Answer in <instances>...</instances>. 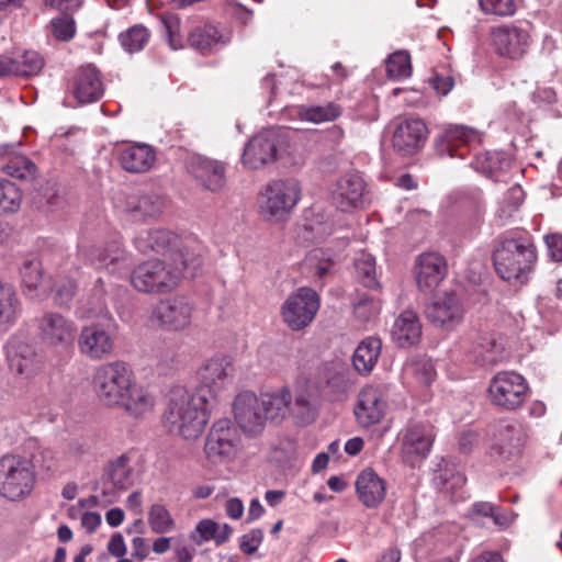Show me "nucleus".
<instances>
[{
    "mask_svg": "<svg viewBox=\"0 0 562 562\" xmlns=\"http://www.w3.org/2000/svg\"><path fill=\"white\" fill-rule=\"evenodd\" d=\"M1 170L12 178L33 180L37 172L36 165L25 156H14L2 165Z\"/></svg>",
    "mask_w": 562,
    "mask_h": 562,
    "instance_id": "obj_44",
    "label": "nucleus"
},
{
    "mask_svg": "<svg viewBox=\"0 0 562 562\" xmlns=\"http://www.w3.org/2000/svg\"><path fill=\"white\" fill-rule=\"evenodd\" d=\"M530 393L527 380L516 371L497 372L490 381L487 397L490 402L504 411L520 408Z\"/></svg>",
    "mask_w": 562,
    "mask_h": 562,
    "instance_id": "obj_10",
    "label": "nucleus"
},
{
    "mask_svg": "<svg viewBox=\"0 0 562 562\" xmlns=\"http://www.w3.org/2000/svg\"><path fill=\"white\" fill-rule=\"evenodd\" d=\"M214 407L212 397L207 400L196 391L176 389L170 392L162 423L169 432L184 440H195L203 434Z\"/></svg>",
    "mask_w": 562,
    "mask_h": 562,
    "instance_id": "obj_1",
    "label": "nucleus"
},
{
    "mask_svg": "<svg viewBox=\"0 0 562 562\" xmlns=\"http://www.w3.org/2000/svg\"><path fill=\"white\" fill-rule=\"evenodd\" d=\"M294 407L296 415L302 423L310 424L315 419L316 411L305 395H299L295 397Z\"/></svg>",
    "mask_w": 562,
    "mask_h": 562,
    "instance_id": "obj_59",
    "label": "nucleus"
},
{
    "mask_svg": "<svg viewBox=\"0 0 562 562\" xmlns=\"http://www.w3.org/2000/svg\"><path fill=\"white\" fill-rule=\"evenodd\" d=\"M479 5L485 14L501 18L512 16L517 11L515 0H479Z\"/></svg>",
    "mask_w": 562,
    "mask_h": 562,
    "instance_id": "obj_53",
    "label": "nucleus"
},
{
    "mask_svg": "<svg viewBox=\"0 0 562 562\" xmlns=\"http://www.w3.org/2000/svg\"><path fill=\"white\" fill-rule=\"evenodd\" d=\"M36 337L40 342L56 350L74 347L78 327L68 316L54 311H45L35 321Z\"/></svg>",
    "mask_w": 562,
    "mask_h": 562,
    "instance_id": "obj_11",
    "label": "nucleus"
},
{
    "mask_svg": "<svg viewBox=\"0 0 562 562\" xmlns=\"http://www.w3.org/2000/svg\"><path fill=\"white\" fill-rule=\"evenodd\" d=\"M240 437L228 418L215 420L205 438L204 453L213 464H221L231 461L237 453Z\"/></svg>",
    "mask_w": 562,
    "mask_h": 562,
    "instance_id": "obj_13",
    "label": "nucleus"
},
{
    "mask_svg": "<svg viewBox=\"0 0 562 562\" xmlns=\"http://www.w3.org/2000/svg\"><path fill=\"white\" fill-rule=\"evenodd\" d=\"M393 341L400 348L417 345L422 338V324L418 315L411 310L404 311L395 319L391 331Z\"/></svg>",
    "mask_w": 562,
    "mask_h": 562,
    "instance_id": "obj_33",
    "label": "nucleus"
},
{
    "mask_svg": "<svg viewBox=\"0 0 562 562\" xmlns=\"http://www.w3.org/2000/svg\"><path fill=\"white\" fill-rule=\"evenodd\" d=\"M414 274L418 290L431 292L448 274L447 259L436 251L423 252L416 258Z\"/></svg>",
    "mask_w": 562,
    "mask_h": 562,
    "instance_id": "obj_22",
    "label": "nucleus"
},
{
    "mask_svg": "<svg viewBox=\"0 0 562 562\" xmlns=\"http://www.w3.org/2000/svg\"><path fill=\"white\" fill-rule=\"evenodd\" d=\"M490 41L494 53L510 60L521 59L529 47V33L514 24H502L491 27Z\"/></svg>",
    "mask_w": 562,
    "mask_h": 562,
    "instance_id": "obj_14",
    "label": "nucleus"
},
{
    "mask_svg": "<svg viewBox=\"0 0 562 562\" xmlns=\"http://www.w3.org/2000/svg\"><path fill=\"white\" fill-rule=\"evenodd\" d=\"M382 342L378 338L368 337L356 348L352 355V367L361 375L369 374L381 352Z\"/></svg>",
    "mask_w": 562,
    "mask_h": 562,
    "instance_id": "obj_34",
    "label": "nucleus"
},
{
    "mask_svg": "<svg viewBox=\"0 0 562 562\" xmlns=\"http://www.w3.org/2000/svg\"><path fill=\"white\" fill-rule=\"evenodd\" d=\"M476 168L481 167L483 171L491 178H498L499 172L506 170L510 166V160L502 153H486L483 157L475 160Z\"/></svg>",
    "mask_w": 562,
    "mask_h": 562,
    "instance_id": "obj_48",
    "label": "nucleus"
},
{
    "mask_svg": "<svg viewBox=\"0 0 562 562\" xmlns=\"http://www.w3.org/2000/svg\"><path fill=\"white\" fill-rule=\"evenodd\" d=\"M319 307V294L310 286H300L286 296L280 316L288 328L300 331L313 323Z\"/></svg>",
    "mask_w": 562,
    "mask_h": 562,
    "instance_id": "obj_9",
    "label": "nucleus"
},
{
    "mask_svg": "<svg viewBox=\"0 0 562 562\" xmlns=\"http://www.w3.org/2000/svg\"><path fill=\"white\" fill-rule=\"evenodd\" d=\"M429 82L432 89L441 95H446L454 86V80L451 76H441L439 74H435Z\"/></svg>",
    "mask_w": 562,
    "mask_h": 562,
    "instance_id": "obj_61",
    "label": "nucleus"
},
{
    "mask_svg": "<svg viewBox=\"0 0 562 562\" xmlns=\"http://www.w3.org/2000/svg\"><path fill=\"white\" fill-rule=\"evenodd\" d=\"M54 301L58 306H67L76 295L77 283L68 276H56L54 280Z\"/></svg>",
    "mask_w": 562,
    "mask_h": 562,
    "instance_id": "obj_50",
    "label": "nucleus"
},
{
    "mask_svg": "<svg viewBox=\"0 0 562 562\" xmlns=\"http://www.w3.org/2000/svg\"><path fill=\"white\" fill-rule=\"evenodd\" d=\"M130 390L124 394L123 403L115 408L122 409L126 415L135 419H142L150 414L156 405V396L136 380L131 384Z\"/></svg>",
    "mask_w": 562,
    "mask_h": 562,
    "instance_id": "obj_30",
    "label": "nucleus"
},
{
    "mask_svg": "<svg viewBox=\"0 0 562 562\" xmlns=\"http://www.w3.org/2000/svg\"><path fill=\"white\" fill-rule=\"evenodd\" d=\"M23 199L22 190L12 181L0 178V215L19 212Z\"/></svg>",
    "mask_w": 562,
    "mask_h": 562,
    "instance_id": "obj_39",
    "label": "nucleus"
},
{
    "mask_svg": "<svg viewBox=\"0 0 562 562\" xmlns=\"http://www.w3.org/2000/svg\"><path fill=\"white\" fill-rule=\"evenodd\" d=\"M34 460L47 472H54L57 469L56 453L49 448H42L38 453L34 456Z\"/></svg>",
    "mask_w": 562,
    "mask_h": 562,
    "instance_id": "obj_60",
    "label": "nucleus"
},
{
    "mask_svg": "<svg viewBox=\"0 0 562 562\" xmlns=\"http://www.w3.org/2000/svg\"><path fill=\"white\" fill-rule=\"evenodd\" d=\"M148 525L155 533H167L175 528V519L162 504H153L148 512Z\"/></svg>",
    "mask_w": 562,
    "mask_h": 562,
    "instance_id": "obj_46",
    "label": "nucleus"
},
{
    "mask_svg": "<svg viewBox=\"0 0 562 562\" xmlns=\"http://www.w3.org/2000/svg\"><path fill=\"white\" fill-rule=\"evenodd\" d=\"M412 69V58L407 50L401 49L389 55V79L408 78Z\"/></svg>",
    "mask_w": 562,
    "mask_h": 562,
    "instance_id": "obj_47",
    "label": "nucleus"
},
{
    "mask_svg": "<svg viewBox=\"0 0 562 562\" xmlns=\"http://www.w3.org/2000/svg\"><path fill=\"white\" fill-rule=\"evenodd\" d=\"M353 313L357 318L368 322L376 314V307L373 300L363 294L357 302H352Z\"/></svg>",
    "mask_w": 562,
    "mask_h": 562,
    "instance_id": "obj_57",
    "label": "nucleus"
},
{
    "mask_svg": "<svg viewBox=\"0 0 562 562\" xmlns=\"http://www.w3.org/2000/svg\"><path fill=\"white\" fill-rule=\"evenodd\" d=\"M79 254L95 269H106L111 273L116 272L124 259V251L119 240H112L105 248L92 247L86 249L80 246Z\"/></svg>",
    "mask_w": 562,
    "mask_h": 562,
    "instance_id": "obj_32",
    "label": "nucleus"
},
{
    "mask_svg": "<svg viewBox=\"0 0 562 562\" xmlns=\"http://www.w3.org/2000/svg\"><path fill=\"white\" fill-rule=\"evenodd\" d=\"M301 194L302 188L297 180H272L258 194L259 212L267 221H285L301 200Z\"/></svg>",
    "mask_w": 562,
    "mask_h": 562,
    "instance_id": "obj_6",
    "label": "nucleus"
},
{
    "mask_svg": "<svg viewBox=\"0 0 562 562\" xmlns=\"http://www.w3.org/2000/svg\"><path fill=\"white\" fill-rule=\"evenodd\" d=\"M321 254H322V250L312 251L306 259V265L311 269H313L315 277H317L319 280H323L330 273L331 268H333V262L329 259H321L319 258Z\"/></svg>",
    "mask_w": 562,
    "mask_h": 562,
    "instance_id": "obj_56",
    "label": "nucleus"
},
{
    "mask_svg": "<svg viewBox=\"0 0 562 562\" xmlns=\"http://www.w3.org/2000/svg\"><path fill=\"white\" fill-rule=\"evenodd\" d=\"M547 245L550 257L554 261H562V235H551L547 237Z\"/></svg>",
    "mask_w": 562,
    "mask_h": 562,
    "instance_id": "obj_64",
    "label": "nucleus"
},
{
    "mask_svg": "<svg viewBox=\"0 0 562 562\" xmlns=\"http://www.w3.org/2000/svg\"><path fill=\"white\" fill-rule=\"evenodd\" d=\"M425 314L427 319L436 327L452 330L463 321L464 305L459 295L447 292L435 297L427 305Z\"/></svg>",
    "mask_w": 562,
    "mask_h": 562,
    "instance_id": "obj_20",
    "label": "nucleus"
},
{
    "mask_svg": "<svg viewBox=\"0 0 562 562\" xmlns=\"http://www.w3.org/2000/svg\"><path fill=\"white\" fill-rule=\"evenodd\" d=\"M280 135L277 130H265L251 137L244 147L241 162L248 169H259L277 160Z\"/></svg>",
    "mask_w": 562,
    "mask_h": 562,
    "instance_id": "obj_19",
    "label": "nucleus"
},
{
    "mask_svg": "<svg viewBox=\"0 0 562 562\" xmlns=\"http://www.w3.org/2000/svg\"><path fill=\"white\" fill-rule=\"evenodd\" d=\"M216 526L217 522L212 519H202L198 522L195 529L190 533V539L196 544H202L203 542L214 540Z\"/></svg>",
    "mask_w": 562,
    "mask_h": 562,
    "instance_id": "obj_55",
    "label": "nucleus"
},
{
    "mask_svg": "<svg viewBox=\"0 0 562 562\" xmlns=\"http://www.w3.org/2000/svg\"><path fill=\"white\" fill-rule=\"evenodd\" d=\"M50 29L56 40L68 42L72 40L76 34V22L70 14H63L52 19Z\"/></svg>",
    "mask_w": 562,
    "mask_h": 562,
    "instance_id": "obj_52",
    "label": "nucleus"
},
{
    "mask_svg": "<svg viewBox=\"0 0 562 562\" xmlns=\"http://www.w3.org/2000/svg\"><path fill=\"white\" fill-rule=\"evenodd\" d=\"M186 167L196 184L205 191L220 193L226 186L227 166L224 161L193 155L187 160Z\"/></svg>",
    "mask_w": 562,
    "mask_h": 562,
    "instance_id": "obj_15",
    "label": "nucleus"
},
{
    "mask_svg": "<svg viewBox=\"0 0 562 562\" xmlns=\"http://www.w3.org/2000/svg\"><path fill=\"white\" fill-rule=\"evenodd\" d=\"M134 380L135 375L128 363L116 360L95 368L92 386L99 402L105 407L114 408L123 403L124 394Z\"/></svg>",
    "mask_w": 562,
    "mask_h": 562,
    "instance_id": "obj_5",
    "label": "nucleus"
},
{
    "mask_svg": "<svg viewBox=\"0 0 562 562\" xmlns=\"http://www.w3.org/2000/svg\"><path fill=\"white\" fill-rule=\"evenodd\" d=\"M524 200L525 191L519 184H514L507 190L503 198L501 206L502 214L504 216H510L521 206Z\"/></svg>",
    "mask_w": 562,
    "mask_h": 562,
    "instance_id": "obj_54",
    "label": "nucleus"
},
{
    "mask_svg": "<svg viewBox=\"0 0 562 562\" xmlns=\"http://www.w3.org/2000/svg\"><path fill=\"white\" fill-rule=\"evenodd\" d=\"M131 459L126 453L112 460L105 471V477L116 490H126L133 484V469Z\"/></svg>",
    "mask_w": 562,
    "mask_h": 562,
    "instance_id": "obj_36",
    "label": "nucleus"
},
{
    "mask_svg": "<svg viewBox=\"0 0 562 562\" xmlns=\"http://www.w3.org/2000/svg\"><path fill=\"white\" fill-rule=\"evenodd\" d=\"M479 139L473 128L454 125L446 128L435 140V148L439 156L460 157L467 155L468 146Z\"/></svg>",
    "mask_w": 562,
    "mask_h": 562,
    "instance_id": "obj_24",
    "label": "nucleus"
},
{
    "mask_svg": "<svg viewBox=\"0 0 562 562\" xmlns=\"http://www.w3.org/2000/svg\"><path fill=\"white\" fill-rule=\"evenodd\" d=\"M36 482L35 467L20 454L7 453L0 458V495L8 501L26 498Z\"/></svg>",
    "mask_w": 562,
    "mask_h": 562,
    "instance_id": "obj_7",
    "label": "nucleus"
},
{
    "mask_svg": "<svg viewBox=\"0 0 562 562\" xmlns=\"http://www.w3.org/2000/svg\"><path fill=\"white\" fill-rule=\"evenodd\" d=\"M292 395L288 389L276 393H261L244 391L236 395L233 403V413L236 424L248 436L261 434L268 420L280 422L289 411Z\"/></svg>",
    "mask_w": 562,
    "mask_h": 562,
    "instance_id": "obj_2",
    "label": "nucleus"
},
{
    "mask_svg": "<svg viewBox=\"0 0 562 562\" xmlns=\"http://www.w3.org/2000/svg\"><path fill=\"white\" fill-rule=\"evenodd\" d=\"M193 312V302L178 295L160 301L154 308L151 318L167 330L179 331L191 325Z\"/></svg>",
    "mask_w": 562,
    "mask_h": 562,
    "instance_id": "obj_17",
    "label": "nucleus"
},
{
    "mask_svg": "<svg viewBox=\"0 0 562 562\" xmlns=\"http://www.w3.org/2000/svg\"><path fill=\"white\" fill-rule=\"evenodd\" d=\"M164 35L172 49L182 47V36L180 34V19L173 13H162L159 16Z\"/></svg>",
    "mask_w": 562,
    "mask_h": 562,
    "instance_id": "obj_49",
    "label": "nucleus"
},
{
    "mask_svg": "<svg viewBox=\"0 0 562 562\" xmlns=\"http://www.w3.org/2000/svg\"><path fill=\"white\" fill-rule=\"evenodd\" d=\"M406 370L411 372L415 379L424 385H429L436 376L435 366L432 361L426 357L413 359L406 366Z\"/></svg>",
    "mask_w": 562,
    "mask_h": 562,
    "instance_id": "obj_51",
    "label": "nucleus"
},
{
    "mask_svg": "<svg viewBox=\"0 0 562 562\" xmlns=\"http://www.w3.org/2000/svg\"><path fill=\"white\" fill-rule=\"evenodd\" d=\"M496 443L493 450L503 459H508L519 452L521 446V431L513 425L501 427L495 437Z\"/></svg>",
    "mask_w": 562,
    "mask_h": 562,
    "instance_id": "obj_37",
    "label": "nucleus"
},
{
    "mask_svg": "<svg viewBox=\"0 0 562 562\" xmlns=\"http://www.w3.org/2000/svg\"><path fill=\"white\" fill-rule=\"evenodd\" d=\"M263 540V531L259 528L251 529L241 536L239 548L245 554L255 553Z\"/></svg>",
    "mask_w": 562,
    "mask_h": 562,
    "instance_id": "obj_58",
    "label": "nucleus"
},
{
    "mask_svg": "<svg viewBox=\"0 0 562 562\" xmlns=\"http://www.w3.org/2000/svg\"><path fill=\"white\" fill-rule=\"evenodd\" d=\"M436 480H439L440 485L446 491L453 490L454 487H461L465 484V476L461 473H454L451 475V477H448L446 475V472L440 471L439 475L436 477Z\"/></svg>",
    "mask_w": 562,
    "mask_h": 562,
    "instance_id": "obj_63",
    "label": "nucleus"
},
{
    "mask_svg": "<svg viewBox=\"0 0 562 562\" xmlns=\"http://www.w3.org/2000/svg\"><path fill=\"white\" fill-rule=\"evenodd\" d=\"M23 292L26 296L36 297L43 280V269L40 260L33 258L23 262L20 269Z\"/></svg>",
    "mask_w": 562,
    "mask_h": 562,
    "instance_id": "obj_40",
    "label": "nucleus"
},
{
    "mask_svg": "<svg viewBox=\"0 0 562 562\" xmlns=\"http://www.w3.org/2000/svg\"><path fill=\"white\" fill-rule=\"evenodd\" d=\"M105 295L103 281L98 278L89 300L88 315L101 317L105 323L82 327L78 338L80 352L91 360H102L114 349L115 323L109 314Z\"/></svg>",
    "mask_w": 562,
    "mask_h": 562,
    "instance_id": "obj_3",
    "label": "nucleus"
},
{
    "mask_svg": "<svg viewBox=\"0 0 562 562\" xmlns=\"http://www.w3.org/2000/svg\"><path fill=\"white\" fill-rule=\"evenodd\" d=\"M68 89L80 105L98 102L105 90L100 70L91 64L76 70Z\"/></svg>",
    "mask_w": 562,
    "mask_h": 562,
    "instance_id": "obj_21",
    "label": "nucleus"
},
{
    "mask_svg": "<svg viewBox=\"0 0 562 562\" xmlns=\"http://www.w3.org/2000/svg\"><path fill=\"white\" fill-rule=\"evenodd\" d=\"M356 493L368 508H374L385 496V482L370 468L362 470L356 479Z\"/></svg>",
    "mask_w": 562,
    "mask_h": 562,
    "instance_id": "obj_31",
    "label": "nucleus"
},
{
    "mask_svg": "<svg viewBox=\"0 0 562 562\" xmlns=\"http://www.w3.org/2000/svg\"><path fill=\"white\" fill-rule=\"evenodd\" d=\"M128 211L139 217H156L162 213L164 199L157 193H145L128 201Z\"/></svg>",
    "mask_w": 562,
    "mask_h": 562,
    "instance_id": "obj_38",
    "label": "nucleus"
},
{
    "mask_svg": "<svg viewBox=\"0 0 562 562\" xmlns=\"http://www.w3.org/2000/svg\"><path fill=\"white\" fill-rule=\"evenodd\" d=\"M536 260V246L530 236L522 234L504 238L493 254L496 273L508 282L524 283Z\"/></svg>",
    "mask_w": 562,
    "mask_h": 562,
    "instance_id": "obj_4",
    "label": "nucleus"
},
{
    "mask_svg": "<svg viewBox=\"0 0 562 562\" xmlns=\"http://www.w3.org/2000/svg\"><path fill=\"white\" fill-rule=\"evenodd\" d=\"M428 134V127L422 119H401L394 125L393 148L403 156L415 155L424 148Z\"/></svg>",
    "mask_w": 562,
    "mask_h": 562,
    "instance_id": "obj_18",
    "label": "nucleus"
},
{
    "mask_svg": "<svg viewBox=\"0 0 562 562\" xmlns=\"http://www.w3.org/2000/svg\"><path fill=\"white\" fill-rule=\"evenodd\" d=\"M181 269L161 259L145 260L131 272L132 286L142 293L166 294L173 291L181 280Z\"/></svg>",
    "mask_w": 562,
    "mask_h": 562,
    "instance_id": "obj_8",
    "label": "nucleus"
},
{
    "mask_svg": "<svg viewBox=\"0 0 562 562\" xmlns=\"http://www.w3.org/2000/svg\"><path fill=\"white\" fill-rule=\"evenodd\" d=\"M234 376L233 358L226 355H216L206 359L199 368V385L194 391L207 400L212 397V403L216 405L220 394L233 384Z\"/></svg>",
    "mask_w": 562,
    "mask_h": 562,
    "instance_id": "obj_12",
    "label": "nucleus"
},
{
    "mask_svg": "<svg viewBox=\"0 0 562 562\" xmlns=\"http://www.w3.org/2000/svg\"><path fill=\"white\" fill-rule=\"evenodd\" d=\"M121 167L130 173H144L151 169L156 161V150L145 143H131L117 149Z\"/></svg>",
    "mask_w": 562,
    "mask_h": 562,
    "instance_id": "obj_27",
    "label": "nucleus"
},
{
    "mask_svg": "<svg viewBox=\"0 0 562 562\" xmlns=\"http://www.w3.org/2000/svg\"><path fill=\"white\" fill-rule=\"evenodd\" d=\"M43 2L46 7L56 9L64 14L78 10L82 4V0H43Z\"/></svg>",
    "mask_w": 562,
    "mask_h": 562,
    "instance_id": "obj_62",
    "label": "nucleus"
},
{
    "mask_svg": "<svg viewBox=\"0 0 562 562\" xmlns=\"http://www.w3.org/2000/svg\"><path fill=\"white\" fill-rule=\"evenodd\" d=\"M20 311V303L14 289L0 281V325H12Z\"/></svg>",
    "mask_w": 562,
    "mask_h": 562,
    "instance_id": "obj_42",
    "label": "nucleus"
},
{
    "mask_svg": "<svg viewBox=\"0 0 562 562\" xmlns=\"http://www.w3.org/2000/svg\"><path fill=\"white\" fill-rule=\"evenodd\" d=\"M149 38V30L142 24H135L119 34V42L122 48L130 54L143 50L148 44Z\"/></svg>",
    "mask_w": 562,
    "mask_h": 562,
    "instance_id": "obj_43",
    "label": "nucleus"
},
{
    "mask_svg": "<svg viewBox=\"0 0 562 562\" xmlns=\"http://www.w3.org/2000/svg\"><path fill=\"white\" fill-rule=\"evenodd\" d=\"M355 270L358 281L368 289H376L375 260L369 254H361L355 259Z\"/></svg>",
    "mask_w": 562,
    "mask_h": 562,
    "instance_id": "obj_45",
    "label": "nucleus"
},
{
    "mask_svg": "<svg viewBox=\"0 0 562 562\" xmlns=\"http://www.w3.org/2000/svg\"><path fill=\"white\" fill-rule=\"evenodd\" d=\"M16 77H33L41 72L44 60L35 50L15 52L11 54Z\"/></svg>",
    "mask_w": 562,
    "mask_h": 562,
    "instance_id": "obj_41",
    "label": "nucleus"
},
{
    "mask_svg": "<svg viewBox=\"0 0 562 562\" xmlns=\"http://www.w3.org/2000/svg\"><path fill=\"white\" fill-rule=\"evenodd\" d=\"M190 47L202 55H210L222 49L231 42L228 33H223L212 23H203L194 26L188 34Z\"/></svg>",
    "mask_w": 562,
    "mask_h": 562,
    "instance_id": "obj_28",
    "label": "nucleus"
},
{
    "mask_svg": "<svg viewBox=\"0 0 562 562\" xmlns=\"http://www.w3.org/2000/svg\"><path fill=\"white\" fill-rule=\"evenodd\" d=\"M366 182L358 175H345L339 178L331 191L334 204L342 212H350L363 205Z\"/></svg>",
    "mask_w": 562,
    "mask_h": 562,
    "instance_id": "obj_26",
    "label": "nucleus"
},
{
    "mask_svg": "<svg viewBox=\"0 0 562 562\" xmlns=\"http://www.w3.org/2000/svg\"><path fill=\"white\" fill-rule=\"evenodd\" d=\"M180 237L168 229H151L134 239L135 247L144 254L154 251L162 256L179 251Z\"/></svg>",
    "mask_w": 562,
    "mask_h": 562,
    "instance_id": "obj_29",
    "label": "nucleus"
},
{
    "mask_svg": "<svg viewBox=\"0 0 562 562\" xmlns=\"http://www.w3.org/2000/svg\"><path fill=\"white\" fill-rule=\"evenodd\" d=\"M435 437V427L429 422L409 425L402 438L403 459L408 463L425 459L430 452Z\"/></svg>",
    "mask_w": 562,
    "mask_h": 562,
    "instance_id": "obj_23",
    "label": "nucleus"
},
{
    "mask_svg": "<svg viewBox=\"0 0 562 562\" xmlns=\"http://www.w3.org/2000/svg\"><path fill=\"white\" fill-rule=\"evenodd\" d=\"M5 356L10 371L18 376L30 379L42 370V357L35 346L18 336L8 340Z\"/></svg>",
    "mask_w": 562,
    "mask_h": 562,
    "instance_id": "obj_16",
    "label": "nucleus"
},
{
    "mask_svg": "<svg viewBox=\"0 0 562 562\" xmlns=\"http://www.w3.org/2000/svg\"><path fill=\"white\" fill-rule=\"evenodd\" d=\"M384 389L382 386L368 385L363 387L355 406V416L357 422L369 427L379 423L385 412Z\"/></svg>",
    "mask_w": 562,
    "mask_h": 562,
    "instance_id": "obj_25",
    "label": "nucleus"
},
{
    "mask_svg": "<svg viewBox=\"0 0 562 562\" xmlns=\"http://www.w3.org/2000/svg\"><path fill=\"white\" fill-rule=\"evenodd\" d=\"M341 112V106L334 102H327L324 105L302 104L295 109V115L299 120L313 124L335 121Z\"/></svg>",
    "mask_w": 562,
    "mask_h": 562,
    "instance_id": "obj_35",
    "label": "nucleus"
}]
</instances>
